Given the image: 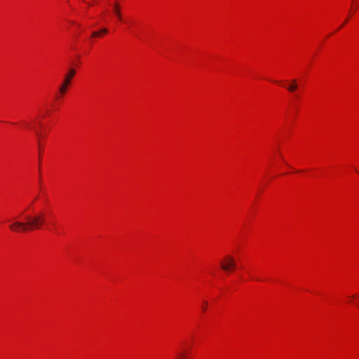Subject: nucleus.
I'll return each mask as SVG.
<instances>
[{
    "mask_svg": "<svg viewBox=\"0 0 359 359\" xmlns=\"http://www.w3.org/2000/svg\"><path fill=\"white\" fill-rule=\"evenodd\" d=\"M26 222L15 220L9 225V229L13 232H25L29 230L39 229L41 215H36L32 217H27Z\"/></svg>",
    "mask_w": 359,
    "mask_h": 359,
    "instance_id": "f257e3e1",
    "label": "nucleus"
},
{
    "mask_svg": "<svg viewBox=\"0 0 359 359\" xmlns=\"http://www.w3.org/2000/svg\"><path fill=\"white\" fill-rule=\"evenodd\" d=\"M221 268L225 271H229L234 269L236 266L235 259L231 256H226L220 262Z\"/></svg>",
    "mask_w": 359,
    "mask_h": 359,
    "instance_id": "f03ea898",
    "label": "nucleus"
},
{
    "mask_svg": "<svg viewBox=\"0 0 359 359\" xmlns=\"http://www.w3.org/2000/svg\"><path fill=\"white\" fill-rule=\"evenodd\" d=\"M76 74V70L74 69H70L66 75L63 83L60 88V93L62 95H65L66 93L67 89L69 83H71L72 79L74 76Z\"/></svg>",
    "mask_w": 359,
    "mask_h": 359,
    "instance_id": "7ed1b4c3",
    "label": "nucleus"
},
{
    "mask_svg": "<svg viewBox=\"0 0 359 359\" xmlns=\"http://www.w3.org/2000/svg\"><path fill=\"white\" fill-rule=\"evenodd\" d=\"M113 11L114 14L116 15L119 20H121V14L120 11V4L118 2H115L113 5Z\"/></svg>",
    "mask_w": 359,
    "mask_h": 359,
    "instance_id": "20e7f679",
    "label": "nucleus"
},
{
    "mask_svg": "<svg viewBox=\"0 0 359 359\" xmlns=\"http://www.w3.org/2000/svg\"><path fill=\"white\" fill-rule=\"evenodd\" d=\"M297 88H298V86L297 83V80H295V79L292 80L290 85H289L287 87L288 91H290V92L295 91L297 89Z\"/></svg>",
    "mask_w": 359,
    "mask_h": 359,
    "instance_id": "39448f33",
    "label": "nucleus"
},
{
    "mask_svg": "<svg viewBox=\"0 0 359 359\" xmlns=\"http://www.w3.org/2000/svg\"><path fill=\"white\" fill-rule=\"evenodd\" d=\"M41 221L39 222V229L41 228V226H43V224H44L45 223V219L41 215Z\"/></svg>",
    "mask_w": 359,
    "mask_h": 359,
    "instance_id": "423d86ee",
    "label": "nucleus"
},
{
    "mask_svg": "<svg viewBox=\"0 0 359 359\" xmlns=\"http://www.w3.org/2000/svg\"><path fill=\"white\" fill-rule=\"evenodd\" d=\"M100 36V32H93L92 33V36L93 37H97V36Z\"/></svg>",
    "mask_w": 359,
    "mask_h": 359,
    "instance_id": "0eeeda50",
    "label": "nucleus"
},
{
    "mask_svg": "<svg viewBox=\"0 0 359 359\" xmlns=\"http://www.w3.org/2000/svg\"><path fill=\"white\" fill-rule=\"evenodd\" d=\"M207 305H208V302H205H205H203V306H202V309H203V311H205V310H206V306H207Z\"/></svg>",
    "mask_w": 359,
    "mask_h": 359,
    "instance_id": "6e6552de",
    "label": "nucleus"
},
{
    "mask_svg": "<svg viewBox=\"0 0 359 359\" xmlns=\"http://www.w3.org/2000/svg\"><path fill=\"white\" fill-rule=\"evenodd\" d=\"M100 32V34H107L108 32V30L106 28H103L102 29H101Z\"/></svg>",
    "mask_w": 359,
    "mask_h": 359,
    "instance_id": "1a4fd4ad",
    "label": "nucleus"
},
{
    "mask_svg": "<svg viewBox=\"0 0 359 359\" xmlns=\"http://www.w3.org/2000/svg\"><path fill=\"white\" fill-rule=\"evenodd\" d=\"M36 134L39 137L40 136V134L39 133L38 131L36 130Z\"/></svg>",
    "mask_w": 359,
    "mask_h": 359,
    "instance_id": "9d476101",
    "label": "nucleus"
},
{
    "mask_svg": "<svg viewBox=\"0 0 359 359\" xmlns=\"http://www.w3.org/2000/svg\"><path fill=\"white\" fill-rule=\"evenodd\" d=\"M345 23H346V22H344L341 26H340L339 29H340V28H342V26H343Z\"/></svg>",
    "mask_w": 359,
    "mask_h": 359,
    "instance_id": "9b49d317",
    "label": "nucleus"
}]
</instances>
